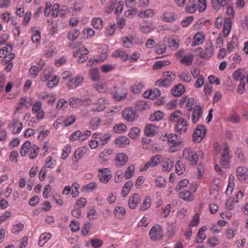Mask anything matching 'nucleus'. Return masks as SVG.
<instances>
[{"instance_id": "obj_61", "label": "nucleus", "mask_w": 248, "mask_h": 248, "mask_svg": "<svg viewBox=\"0 0 248 248\" xmlns=\"http://www.w3.org/2000/svg\"><path fill=\"white\" fill-rule=\"evenodd\" d=\"M67 101L64 99H61L57 102L56 108L58 110L64 109L67 107Z\"/></svg>"}, {"instance_id": "obj_62", "label": "nucleus", "mask_w": 248, "mask_h": 248, "mask_svg": "<svg viewBox=\"0 0 248 248\" xmlns=\"http://www.w3.org/2000/svg\"><path fill=\"white\" fill-rule=\"evenodd\" d=\"M41 70L36 65H32L29 70L30 76L33 78H36L38 76V73Z\"/></svg>"}, {"instance_id": "obj_59", "label": "nucleus", "mask_w": 248, "mask_h": 248, "mask_svg": "<svg viewBox=\"0 0 248 248\" xmlns=\"http://www.w3.org/2000/svg\"><path fill=\"white\" fill-rule=\"evenodd\" d=\"M15 57V54L13 53H10L5 55L3 59L1 60V63L5 65L9 62H11V61Z\"/></svg>"}, {"instance_id": "obj_6", "label": "nucleus", "mask_w": 248, "mask_h": 248, "mask_svg": "<svg viewBox=\"0 0 248 248\" xmlns=\"http://www.w3.org/2000/svg\"><path fill=\"white\" fill-rule=\"evenodd\" d=\"M123 118L128 122H133L138 117L137 111L132 107H127L122 111Z\"/></svg>"}, {"instance_id": "obj_8", "label": "nucleus", "mask_w": 248, "mask_h": 248, "mask_svg": "<svg viewBox=\"0 0 248 248\" xmlns=\"http://www.w3.org/2000/svg\"><path fill=\"white\" fill-rule=\"evenodd\" d=\"M237 179L245 183H248V169L245 166H240L236 169Z\"/></svg>"}, {"instance_id": "obj_40", "label": "nucleus", "mask_w": 248, "mask_h": 248, "mask_svg": "<svg viewBox=\"0 0 248 248\" xmlns=\"http://www.w3.org/2000/svg\"><path fill=\"white\" fill-rule=\"evenodd\" d=\"M79 35V31L77 29H74L68 32L67 37L69 40L73 41L78 38Z\"/></svg>"}, {"instance_id": "obj_2", "label": "nucleus", "mask_w": 248, "mask_h": 248, "mask_svg": "<svg viewBox=\"0 0 248 248\" xmlns=\"http://www.w3.org/2000/svg\"><path fill=\"white\" fill-rule=\"evenodd\" d=\"M167 139L170 146L169 149L170 152H175L179 150L182 141L180 139L178 138V136L176 134H170L168 136Z\"/></svg>"}, {"instance_id": "obj_5", "label": "nucleus", "mask_w": 248, "mask_h": 248, "mask_svg": "<svg viewBox=\"0 0 248 248\" xmlns=\"http://www.w3.org/2000/svg\"><path fill=\"white\" fill-rule=\"evenodd\" d=\"M149 235L152 241L159 240L163 236V230L160 225L156 224L150 229Z\"/></svg>"}, {"instance_id": "obj_25", "label": "nucleus", "mask_w": 248, "mask_h": 248, "mask_svg": "<svg viewBox=\"0 0 248 248\" xmlns=\"http://www.w3.org/2000/svg\"><path fill=\"white\" fill-rule=\"evenodd\" d=\"M173 162L170 158H164L161 161V166L164 171H170L172 168Z\"/></svg>"}, {"instance_id": "obj_55", "label": "nucleus", "mask_w": 248, "mask_h": 248, "mask_svg": "<svg viewBox=\"0 0 248 248\" xmlns=\"http://www.w3.org/2000/svg\"><path fill=\"white\" fill-rule=\"evenodd\" d=\"M170 62L168 61H159L155 62L153 65V69L158 70L161 69L163 67L168 65Z\"/></svg>"}, {"instance_id": "obj_19", "label": "nucleus", "mask_w": 248, "mask_h": 248, "mask_svg": "<svg viewBox=\"0 0 248 248\" xmlns=\"http://www.w3.org/2000/svg\"><path fill=\"white\" fill-rule=\"evenodd\" d=\"M144 131L148 137H153L158 133V127L154 124H146Z\"/></svg>"}, {"instance_id": "obj_16", "label": "nucleus", "mask_w": 248, "mask_h": 248, "mask_svg": "<svg viewBox=\"0 0 248 248\" xmlns=\"http://www.w3.org/2000/svg\"><path fill=\"white\" fill-rule=\"evenodd\" d=\"M9 128H13L12 132L13 134H16L19 133L22 128L23 124L22 123H19L18 120L16 119H13L10 122L8 126Z\"/></svg>"}, {"instance_id": "obj_47", "label": "nucleus", "mask_w": 248, "mask_h": 248, "mask_svg": "<svg viewBox=\"0 0 248 248\" xmlns=\"http://www.w3.org/2000/svg\"><path fill=\"white\" fill-rule=\"evenodd\" d=\"M93 27L97 29H101L103 27V21L100 17L93 18L92 20Z\"/></svg>"}, {"instance_id": "obj_32", "label": "nucleus", "mask_w": 248, "mask_h": 248, "mask_svg": "<svg viewBox=\"0 0 248 248\" xmlns=\"http://www.w3.org/2000/svg\"><path fill=\"white\" fill-rule=\"evenodd\" d=\"M180 197L185 201H193L194 196L192 192L188 190H185L179 193Z\"/></svg>"}, {"instance_id": "obj_18", "label": "nucleus", "mask_w": 248, "mask_h": 248, "mask_svg": "<svg viewBox=\"0 0 248 248\" xmlns=\"http://www.w3.org/2000/svg\"><path fill=\"white\" fill-rule=\"evenodd\" d=\"M230 159L229 147L227 146L224 149L223 153L222 155V157L220 161L221 166L224 168L229 167Z\"/></svg>"}, {"instance_id": "obj_31", "label": "nucleus", "mask_w": 248, "mask_h": 248, "mask_svg": "<svg viewBox=\"0 0 248 248\" xmlns=\"http://www.w3.org/2000/svg\"><path fill=\"white\" fill-rule=\"evenodd\" d=\"M82 100L76 97H71L68 99V104L71 108H76L82 104Z\"/></svg>"}, {"instance_id": "obj_57", "label": "nucleus", "mask_w": 248, "mask_h": 248, "mask_svg": "<svg viewBox=\"0 0 248 248\" xmlns=\"http://www.w3.org/2000/svg\"><path fill=\"white\" fill-rule=\"evenodd\" d=\"M116 68L115 64H107L101 66V70L103 73H108Z\"/></svg>"}, {"instance_id": "obj_52", "label": "nucleus", "mask_w": 248, "mask_h": 248, "mask_svg": "<svg viewBox=\"0 0 248 248\" xmlns=\"http://www.w3.org/2000/svg\"><path fill=\"white\" fill-rule=\"evenodd\" d=\"M182 115L183 113L181 111L179 110H175L170 114V120L172 122H175L176 119H179V118H182L181 116Z\"/></svg>"}, {"instance_id": "obj_50", "label": "nucleus", "mask_w": 248, "mask_h": 248, "mask_svg": "<svg viewBox=\"0 0 248 248\" xmlns=\"http://www.w3.org/2000/svg\"><path fill=\"white\" fill-rule=\"evenodd\" d=\"M174 14L171 12H165L163 14V19L167 22H171L174 20Z\"/></svg>"}, {"instance_id": "obj_34", "label": "nucleus", "mask_w": 248, "mask_h": 248, "mask_svg": "<svg viewBox=\"0 0 248 248\" xmlns=\"http://www.w3.org/2000/svg\"><path fill=\"white\" fill-rule=\"evenodd\" d=\"M126 211L124 207L117 206L115 208L114 214L116 217L122 219Z\"/></svg>"}, {"instance_id": "obj_39", "label": "nucleus", "mask_w": 248, "mask_h": 248, "mask_svg": "<svg viewBox=\"0 0 248 248\" xmlns=\"http://www.w3.org/2000/svg\"><path fill=\"white\" fill-rule=\"evenodd\" d=\"M206 228L205 227H203L201 228L197 234V236L198 238V240H196L197 243H202L203 240H204L206 238L205 234L203 233V232L206 230Z\"/></svg>"}, {"instance_id": "obj_53", "label": "nucleus", "mask_w": 248, "mask_h": 248, "mask_svg": "<svg viewBox=\"0 0 248 248\" xmlns=\"http://www.w3.org/2000/svg\"><path fill=\"white\" fill-rule=\"evenodd\" d=\"M140 132V130L138 127H133L131 128L129 132V137L133 139H136L138 137Z\"/></svg>"}, {"instance_id": "obj_44", "label": "nucleus", "mask_w": 248, "mask_h": 248, "mask_svg": "<svg viewBox=\"0 0 248 248\" xmlns=\"http://www.w3.org/2000/svg\"><path fill=\"white\" fill-rule=\"evenodd\" d=\"M243 70L241 69H238L236 70L233 74V78L235 80H240L242 79H244L245 80L246 77L243 74L242 71Z\"/></svg>"}, {"instance_id": "obj_58", "label": "nucleus", "mask_w": 248, "mask_h": 248, "mask_svg": "<svg viewBox=\"0 0 248 248\" xmlns=\"http://www.w3.org/2000/svg\"><path fill=\"white\" fill-rule=\"evenodd\" d=\"M38 150L39 147L36 145H33L30 150V158L31 159H34L38 155Z\"/></svg>"}, {"instance_id": "obj_26", "label": "nucleus", "mask_w": 248, "mask_h": 248, "mask_svg": "<svg viewBox=\"0 0 248 248\" xmlns=\"http://www.w3.org/2000/svg\"><path fill=\"white\" fill-rule=\"evenodd\" d=\"M232 29V21L231 18L227 17L224 20L223 23V32L225 37H227Z\"/></svg>"}, {"instance_id": "obj_12", "label": "nucleus", "mask_w": 248, "mask_h": 248, "mask_svg": "<svg viewBox=\"0 0 248 248\" xmlns=\"http://www.w3.org/2000/svg\"><path fill=\"white\" fill-rule=\"evenodd\" d=\"M111 137L110 133H106L105 134L101 133H95L93 135V138L94 139H98L99 140V143L100 146H104L106 145L108 142L110 140Z\"/></svg>"}, {"instance_id": "obj_20", "label": "nucleus", "mask_w": 248, "mask_h": 248, "mask_svg": "<svg viewBox=\"0 0 248 248\" xmlns=\"http://www.w3.org/2000/svg\"><path fill=\"white\" fill-rule=\"evenodd\" d=\"M203 110L200 106H195L194 108L193 112L191 116V120L193 124L197 123L202 117Z\"/></svg>"}, {"instance_id": "obj_28", "label": "nucleus", "mask_w": 248, "mask_h": 248, "mask_svg": "<svg viewBox=\"0 0 248 248\" xmlns=\"http://www.w3.org/2000/svg\"><path fill=\"white\" fill-rule=\"evenodd\" d=\"M204 39V35L203 33L201 32H198L194 36L191 46H194L200 45L203 43Z\"/></svg>"}, {"instance_id": "obj_7", "label": "nucleus", "mask_w": 248, "mask_h": 248, "mask_svg": "<svg viewBox=\"0 0 248 248\" xmlns=\"http://www.w3.org/2000/svg\"><path fill=\"white\" fill-rule=\"evenodd\" d=\"M162 159V156L160 155H156L152 156L150 160L147 161L144 167L140 169V171H145L147 170L149 167H155Z\"/></svg>"}, {"instance_id": "obj_22", "label": "nucleus", "mask_w": 248, "mask_h": 248, "mask_svg": "<svg viewBox=\"0 0 248 248\" xmlns=\"http://www.w3.org/2000/svg\"><path fill=\"white\" fill-rule=\"evenodd\" d=\"M160 94V91L157 88H155L154 90H150L145 92L143 93V97L144 98L154 100L159 96Z\"/></svg>"}, {"instance_id": "obj_64", "label": "nucleus", "mask_w": 248, "mask_h": 248, "mask_svg": "<svg viewBox=\"0 0 248 248\" xmlns=\"http://www.w3.org/2000/svg\"><path fill=\"white\" fill-rule=\"evenodd\" d=\"M189 184V181L187 179H183L179 182L175 187L176 191H179L181 189L186 187Z\"/></svg>"}, {"instance_id": "obj_38", "label": "nucleus", "mask_w": 248, "mask_h": 248, "mask_svg": "<svg viewBox=\"0 0 248 248\" xmlns=\"http://www.w3.org/2000/svg\"><path fill=\"white\" fill-rule=\"evenodd\" d=\"M135 166L134 165H130L126 169L124 173V177L126 179L131 178L134 175Z\"/></svg>"}, {"instance_id": "obj_49", "label": "nucleus", "mask_w": 248, "mask_h": 248, "mask_svg": "<svg viewBox=\"0 0 248 248\" xmlns=\"http://www.w3.org/2000/svg\"><path fill=\"white\" fill-rule=\"evenodd\" d=\"M166 45L165 44H157L155 47V52L158 55L164 53L166 50Z\"/></svg>"}, {"instance_id": "obj_27", "label": "nucleus", "mask_w": 248, "mask_h": 248, "mask_svg": "<svg viewBox=\"0 0 248 248\" xmlns=\"http://www.w3.org/2000/svg\"><path fill=\"white\" fill-rule=\"evenodd\" d=\"M185 92V87L182 84H178L171 89V93L174 96H180Z\"/></svg>"}, {"instance_id": "obj_10", "label": "nucleus", "mask_w": 248, "mask_h": 248, "mask_svg": "<svg viewBox=\"0 0 248 248\" xmlns=\"http://www.w3.org/2000/svg\"><path fill=\"white\" fill-rule=\"evenodd\" d=\"M187 122L183 118H180L178 119L175 126L176 132L180 134L186 133L187 130Z\"/></svg>"}, {"instance_id": "obj_29", "label": "nucleus", "mask_w": 248, "mask_h": 248, "mask_svg": "<svg viewBox=\"0 0 248 248\" xmlns=\"http://www.w3.org/2000/svg\"><path fill=\"white\" fill-rule=\"evenodd\" d=\"M113 151L111 149H105L99 155V157L103 162L108 160V157L112 155Z\"/></svg>"}, {"instance_id": "obj_46", "label": "nucleus", "mask_w": 248, "mask_h": 248, "mask_svg": "<svg viewBox=\"0 0 248 248\" xmlns=\"http://www.w3.org/2000/svg\"><path fill=\"white\" fill-rule=\"evenodd\" d=\"M76 120V117L75 115H71L70 116H67L63 120L64 126L67 127L72 125L75 123Z\"/></svg>"}, {"instance_id": "obj_63", "label": "nucleus", "mask_w": 248, "mask_h": 248, "mask_svg": "<svg viewBox=\"0 0 248 248\" xmlns=\"http://www.w3.org/2000/svg\"><path fill=\"white\" fill-rule=\"evenodd\" d=\"M180 80L188 83L191 80V77L187 73L183 72L178 75Z\"/></svg>"}, {"instance_id": "obj_11", "label": "nucleus", "mask_w": 248, "mask_h": 248, "mask_svg": "<svg viewBox=\"0 0 248 248\" xmlns=\"http://www.w3.org/2000/svg\"><path fill=\"white\" fill-rule=\"evenodd\" d=\"M128 156L124 153H120L116 155L114 159L115 165L117 167H122L128 161Z\"/></svg>"}, {"instance_id": "obj_41", "label": "nucleus", "mask_w": 248, "mask_h": 248, "mask_svg": "<svg viewBox=\"0 0 248 248\" xmlns=\"http://www.w3.org/2000/svg\"><path fill=\"white\" fill-rule=\"evenodd\" d=\"M212 4L215 9H219L220 6L224 7L226 5V0H212Z\"/></svg>"}, {"instance_id": "obj_14", "label": "nucleus", "mask_w": 248, "mask_h": 248, "mask_svg": "<svg viewBox=\"0 0 248 248\" xmlns=\"http://www.w3.org/2000/svg\"><path fill=\"white\" fill-rule=\"evenodd\" d=\"M107 103V100L105 98H100L97 99V101L93 103V104L96 106L91 108V111L93 112H100L104 110L106 107V105Z\"/></svg>"}, {"instance_id": "obj_43", "label": "nucleus", "mask_w": 248, "mask_h": 248, "mask_svg": "<svg viewBox=\"0 0 248 248\" xmlns=\"http://www.w3.org/2000/svg\"><path fill=\"white\" fill-rule=\"evenodd\" d=\"M151 204V200L149 196L145 197L142 203L140 205V209L144 211L148 209Z\"/></svg>"}, {"instance_id": "obj_35", "label": "nucleus", "mask_w": 248, "mask_h": 248, "mask_svg": "<svg viewBox=\"0 0 248 248\" xmlns=\"http://www.w3.org/2000/svg\"><path fill=\"white\" fill-rule=\"evenodd\" d=\"M50 233H44L41 234L38 241V245L40 247L43 246L51 238Z\"/></svg>"}, {"instance_id": "obj_4", "label": "nucleus", "mask_w": 248, "mask_h": 248, "mask_svg": "<svg viewBox=\"0 0 248 248\" xmlns=\"http://www.w3.org/2000/svg\"><path fill=\"white\" fill-rule=\"evenodd\" d=\"M183 157L188 160L191 165H196L199 157L196 153L190 148H186L183 151Z\"/></svg>"}, {"instance_id": "obj_30", "label": "nucleus", "mask_w": 248, "mask_h": 248, "mask_svg": "<svg viewBox=\"0 0 248 248\" xmlns=\"http://www.w3.org/2000/svg\"><path fill=\"white\" fill-rule=\"evenodd\" d=\"M155 11L153 9H147L146 10L140 11L138 16L142 18H151L155 15Z\"/></svg>"}, {"instance_id": "obj_45", "label": "nucleus", "mask_w": 248, "mask_h": 248, "mask_svg": "<svg viewBox=\"0 0 248 248\" xmlns=\"http://www.w3.org/2000/svg\"><path fill=\"white\" fill-rule=\"evenodd\" d=\"M193 58L194 57L192 54L185 56L181 59V62L188 66L191 65L193 61Z\"/></svg>"}, {"instance_id": "obj_1", "label": "nucleus", "mask_w": 248, "mask_h": 248, "mask_svg": "<svg viewBox=\"0 0 248 248\" xmlns=\"http://www.w3.org/2000/svg\"><path fill=\"white\" fill-rule=\"evenodd\" d=\"M196 99L194 98H187L186 96L182 97L180 101L179 105L182 108L186 109V111L184 113V116H186L188 119L190 117V111L195 107L197 105Z\"/></svg>"}, {"instance_id": "obj_36", "label": "nucleus", "mask_w": 248, "mask_h": 248, "mask_svg": "<svg viewBox=\"0 0 248 248\" xmlns=\"http://www.w3.org/2000/svg\"><path fill=\"white\" fill-rule=\"evenodd\" d=\"M164 117V113L162 111L158 110L150 115V120L152 122L158 121L162 120Z\"/></svg>"}, {"instance_id": "obj_3", "label": "nucleus", "mask_w": 248, "mask_h": 248, "mask_svg": "<svg viewBox=\"0 0 248 248\" xmlns=\"http://www.w3.org/2000/svg\"><path fill=\"white\" fill-rule=\"evenodd\" d=\"M163 76V78L156 81V85L166 87H169L176 77L174 74L169 71L164 72Z\"/></svg>"}, {"instance_id": "obj_9", "label": "nucleus", "mask_w": 248, "mask_h": 248, "mask_svg": "<svg viewBox=\"0 0 248 248\" xmlns=\"http://www.w3.org/2000/svg\"><path fill=\"white\" fill-rule=\"evenodd\" d=\"M206 133L205 127L202 125L198 126L193 135L194 142H199L204 137Z\"/></svg>"}, {"instance_id": "obj_56", "label": "nucleus", "mask_w": 248, "mask_h": 248, "mask_svg": "<svg viewBox=\"0 0 248 248\" xmlns=\"http://www.w3.org/2000/svg\"><path fill=\"white\" fill-rule=\"evenodd\" d=\"M155 186L157 187H163L166 186V182L164 178L158 176L155 180Z\"/></svg>"}, {"instance_id": "obj_48", "label": "nucleus", "mask_w": 248, "mask_h": 248, "mask_svg": "<svg viewBox=\"0 0 248 248\" xmlns=\"http://www.w3.org/2000/svg\"><path fill=\"white\" fill-rule=\"evenodd\" d=\"M126 126L124 124H119L115 125L114 127V132L116 133L120 134L126 130Z\"/></svg>"}, {"instance_id": "obj_17", "label": "nucleus", "mask_w": 248, "mask_h": 248, "mask_svg": "<svg viewBox=\"0 0 248 248\" xmlns=\"http://www.w3.org/2000/svg\"><path fill=\"white\" fill-rule=\"evenodd\" d=\"M87 148L85 147H81L78 148L75 152L72 157V161L74 164L77 163L86 154Z\"/></svg>"}, {"instance_id": "obj_60", "label": "nucleus", "mask_w": 248, "mask_h": 248, "mask_svg": "<svg viewBox=\"0 0 248 248\" xmlns=\"http://www.w3.org/2000/svg\"><path fill=\"white\" fill-rule=\"evenodd\" d=\"M144 88V85L140 83L136 84L132 88V92L135 94L140 93L142 89Z\"/></svg>"}, {"instance_id": "obj_23", "label": "nucleus", "mask_w": 248, "mask_h": 248, "mask_svg": "<svg viewBox=\"0 0 248 248\" xmlns=\"http://www.w3.org/2000/svg\"><path fill=\"white\" fill-rule=\"evenodd\" d=\"M140 202V198L137 193H135L132 197L129 199L128 205L130 209H135L137 205Z\"/></svg>"}, {"instance_id": "obj_24", "label": "nucleus", "mask_w": 248, "mask_h": 248, "mask_svg": "<svg viewBox=\"0 0 248 248\" xmlns=\"http://www.w3.org/2000/svg\"><path fill=\"white\" fill-rule=\"evenodd\" d=\"M130 143L129 140L125 136L119 137L116 139L114 143L116 146L120 148L124 147L128 145Z\"/></svg>"}, {"instance_id": "obj_15", "label": "nucleus", "mask_w": 248, "mask_h": 248, "mask_svg": "<svg viewBox=\"0 0 248 248\" xmlns=\"http://www.w3.org/2000/svg\"><path fill=\"white\" fill-rule=\"evenodd\" d=\"M204 49V52L203 54H201L200 57L202 59H208L211 57L214 53V48L210 41L206 42Z\"/></svg>"}, {"instance_id": "obj_54", "label": "nucleus", "mask_w": 248, "mask_h": 248, "mask_svg": "<svg viewBox=\"0 0 248 248\" xmlns=\"http://www.w3.org/2000/svg\"><path fill=\"white\" fill-rule=\"evenodd\" d=\"M96 187L97 184L95 182H92L85 186L82 190L85 192H88L94 190Z\"/></svg>"}, {"instance_id": "obj_21", "label": "nucleus", "mask_w": 248, "mask_h": 248, "mask_svg": "<svg viewBox=\"0 0 248 248\" xmlns=\"http://www.w3.org/2000/svg\"><path fill=\"white\" fill-rule=\"evenodd\" d=\"M83 80V78L82 76L78 75L75 78L69 80L67 87L70 89H75L81 84Z\"/></svg>"}, {"instance_id": "obj_33", "label": "nucleus", "mask_w": 248, "mask_h": 248, "mask_svg": "<svg viewBox=\"0 0 248 248\" xmlns=\"http://www.w3.org/2000/svg\"><path fill=\"white\" fill-rule=\"evenodd\" d=\"M175 167L176 173L178 175L182 174L186 169L185 164L181 160L177 161Z\"/></svg>"}, {"instance_id": "obj_37", "label": "nucleus", "mask_w": 248, "mask_h": 248, "mask_svg": "<svg viewBox=\"0 0 248 248\" xmlns=\"http://www.w3.org/2000/svg\"><path fill=\"white\" fill-rule=\"evenodd\" d=\"M112 55L113 57H121L124 61L127 60L128 59V55L125 51L119 49L115 50L113 52Z\"/></svg>"}, {"instance_id": "obj_51", "label": "nucleus", "mask_w": 248, "mask_h": 248, "mask_svg": "<svg viewBox=\"0 0 248 248\" xmlns=\"http://www.w3.org/2000/svg\"><path fill=\"white\" fill-rule=\"evenodd\" d=\"M90 77L92 80L94 81H98L100 78V76L98 69L97 68H94L91 70Z\"/></svg>"}, {"instance_id": "obj_13", "label": "nucleus", "mask_w": 248, "mask_h": 248, "mask_svg": "<svg viewBox=\"0 0 248 248\" xmlns=\"http://www.w3.org/2000/svg\"><path fill=\"white\" fill-rule=\"evenodd\" d=\"M99 180L104 184L107 183L112 177L111 174L109 173V170L108 168L100 169L99 170Z\"/></svg>"}, {"instance_id": "obj_42", "label": "nucleus", "mask_w": 248, "mask_h": 248, "mask_svg": "<svg viewBox=\"0 0 248 248\" xmlns=\"http://www.w3.org/2000/svg\"><path fill=\"white\" fill-rule=\"evenodd\" d=\"M234 186V183L233 181V177H231V176H230L229 180H228V186L226 189V190L225 191V193L227 195H231L233 190Z\"/></svg>"}]
</instances>
